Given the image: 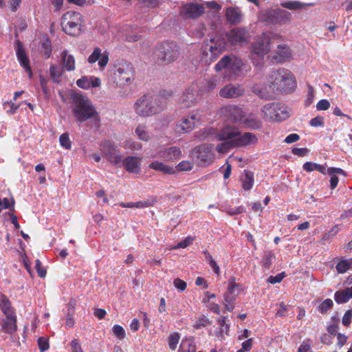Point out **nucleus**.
<instances>
[{"label":"nucleus","instance_id":"nucleus-23","mask_svg":"<svg viewBox=\"0 0 352 352\" xmlns=\"http://www.w3.org/2000/svg\"><path fill=\"white\" fill-rule=\"evenodd\" d=\"M1 331L8 334H12L16 331V316L12 314L6 316V318L1 321Z\"/></svg>","mask_w":352,"mask_h":352},{"label":"nucleus","instance_id":"nucleus-14","mask_svg":"<svg viewBox=\"0 0 352 352\" xmlns=\"http://www.w3.org/2000/svg\"><path fill=\"white\" fill-rule=\"evenodd\" d=\"M212 145L201 144L195 148L194 151V157L200 165H206L210 164L214 159Z\"/></svg>","mask_w":352,"mask_h":352},{"label":"nucleus","instance_id":"nucleus-58","mask_svg":"<svg viewBox=\"0 0 352 352\" xmlns=\"http://www.w3.org/2000/svg\"><path fill=\"white\" fill-rule=\"evenodd\" d=\"M38 345L41 351L43 352L49 349L48 339L41 337L38 339Z\"/></svg>","mask_w":352,"mask_h":352},{"label":"nucleus","instance_id":"nucleus-39","mask_svg":"<svg viewBox=\"0 0 352 352\" xmlns=\"http://www.w3.org/2000/svg\"><path fill=\"white\" fill-rule=\"evenodd\" d=\"M226 317L223 316L217 320L219 324L218 337L223 338L224 335H228L229 331V324L226 323Z\"/></svg>","mask_w":352,"mask_h":352},{"label":"nucleus","instance_id":"nucleus-45","mask_svg":"<svg viewBox=\"0 0 352 352\" xmlns=\"http://www.w3.org/2000/svg\"><path fill=\"white\" fill-rule=\"evenodd\" d=\"M333 305V302L330 298L325 299L317 307L319 312L321 314H327L328 310L330 309Z\"/></svg>","mask_w":352,"mask_h":352},{"label":"nucleus","instance_id":"nucleus-61","mask_svg":"<svg viewBox=\"0 0 352 352\" xmlns=\"http://www.w3.org/2000/svg\"><path fill=\"white\" fill-rule=\"evenodd\" d=\"M326 174L330 175H346V173L340 168L330 167L326 169Z\"/></svg>","mask_w":352,"mask_h":352},{"label":"nucleus","instance_id":"nucleus-60","mask_svg":"<svg viewBox=\"0 0 352 352\" xmlns=\"http://www.w3.org/2000/svg\"><path fill=\"white\" fill-rule=\"evenodd\" d=\"M330 102L326 99H322L318 101L316 104V109L318 111H325L330 107Z\"/></svg>","mask_w":352,"mask_h":352},{"label":"nucleus","instance_id":"nucleus-22","mask_svg":"<svg viewBox=\"0 0 352 352\" xmlns=\"http://www.w3.org/2000/svg\"><path fill=\"white\" fill-rule=\"evenodd\" d=\"M121 166L131 173H139L141 170V158L135 156H129L122 160Z\"/></svg>","mask_w":352,"mask_h":352},{"label":"nucleus","instance_id":"nucleus-64","mask_svg":"<svg viewBox=\"0 0 352 352\" xmlns=\"http://www.w3.org/2000/svg\"><path fill=\"white\" fill-rule=\"evenodd\" d=\"M351 318H352V310L346 311L342 318L343 325L348 327L351 322Z\"/></svg>","mask_w":352,"mask_h":352},{"label":"nucleus","instance_id":"nucleus-7","mask_svg":"<svg viewBox=\"0 0 352 352\" xmlns=\"http://www.w3.org/2000/svg\"><path fill=\"white\" fill-rule=\"evenodd\" d=\"M179 47L174 41L162 43L155 50L156 62L160 65H167L175 61L179 56Z\"/></svg>","mask_w":352,"mask_h":352},{"label":"nucleus","instance_id":"nucleus-50","mask_svg":"<svg viewBox=\"0 0 352 352\" xmlns=\"http://www.w3.org/2000/svg\"><path fill=\"white\" fill-rule=\"evenodd\" d=\"M113 333L120 340H122L125 337V331L123 327L119 324H115L112 328Z\"/></svg>","mask_w":352,"mask_h":352},{"label":"nucleus","instance_id":"nucleus-57","mask_svg":"<svg viewBox=\"0 0 352 352\" xmlns=\"http://www.w3.org/2000/svg\"><path fill=\"white\" fill-rule=\"evenodd\" d=\"M285 272L279 273L276 276H270L267 278V282L270 283L271 284L280 283L283 280V279L285 278Z\"/></svg>","mask_w":352,"mask_h":352},{"label":"nucleus","instance_id":"nucleus-52","mask_svg":"<svg viewBox=\"0 0 352 352\" xmlns=\"http://www.w3.org/2000/svg\"><path fill=\"white\" fill-rule=\"evenodd\" d=\"M315 97V91L314 87L308 85L307 86V94L305 101V104L307 107L309 106L314 101Z\"/></svg>","mask_w":352,"mask_h":352},{"label":"nucleus","instance_id":"nucleus-3","mask_svg":"<svg viewBox=\"0 0 352 352\" xmlns=\"http://www.w3.org/2000/svg\"><path fill=\"white\" fill-rule=\"evenodd\" d=\"M171 91H164L159 94H145L134 104L135 112L140 116L148 117L157 114L165 108Z\"/></svg>","mask_w":352,"mask_h":352},{"label":"nucleus","instance_id":"nucleus-51","mask_svg":"<svg viewBox=\"0 0 352 352\" xmlns=\"http://www.w3.org/2000/svg\"><path fill=\"white\" fill-rule=\"evenodd\" d=\"M14 199L12 198H1L0 197V208L1 209H9L14 207Z\"/></svg>","mask_w":352,"mask_h":352},{"label":"nucleus","instance_id":"nucleus-40","mask_svg":"<svg viewBox=\"0 0 352 352\" xmlns=\"http://www.w3.org/2000/svg\"><path fill=\"white\" fill-rule=\"evenodd\" d=\"M254 184V175L251 172H245L242 179V187L245 190H250Z\"/></svg>","mask_w":352,"mask_h":352},{"label":"nucleus","instance_id":"nucleus-1","mask_svg":"<svg viewBox=\"0 0 352 352\" xmlns=\"http://www.w3.org/2000/svg\"><path fill=\"white\" fill-rule=\"evenodd\" d=\"M226 38L231 45L241 46L248 43L249 32L245 28H235L227 32L225 37L218 36L206 41L201 47V60L208 64L215 60L228 46Z\"/></svg>","mask_w":352,"mask_h":352},{"label":"nucleus","instance_id":"nucleus-28","mask_svg":"<svg viewBox=\"0 0 352 352\" xmlns=\"http://www.w3.org/2000/svg\"><path fill=\"white\" fill-rule=\"evenodd\" d=\"M292 57V53L289 47L279 45L274 56V59L278 63H283L289 60Z\"/></svg>","mask_w":352,"mask_h":352},{"label":"nucleus","instance_id":"nucleus-19","mask_svg":"<svg viewBox=\"0 0 352 352\" xmlns=\"http://www.w3.org/2000/svg\"><path fill=\"white\" fill-rule=\"evenodd\" d=\"M199 118L196 115L182 118L176 124V131L180 133H189L193 130L195 122H198Z\"/></svg>","mask_w":352,"mask_h":352},{"label":"nucleus","instance_id":"nucleus-11","mask_svg":"<svg viewBox=\"0 0 352 352\" xmlns=\"http://www.w3.org/2000/svg\"><path fill=\"white\" fill-rule=\"evenodd\" d=\"M100 149L109 162L115 166H121L122 155L111 141H102L100 144Z\"/></svg>","mask_w":352,"mask_h":352},{"label":"nucleus","instance_id":"nucleus-30","mask_svg":"<svg viewBox=\"0 0 352 352\" xmlns=\"http://www.w3.org/2000/svg\"><path fill=\"white\" fill-rule=\"evenodd\" d=\"M0 309L5 316L16 314L10 300L3 294H0Z\"/></svg>","mask_w":352,"mask_h":352},{"label":"nucleus","instance_id":"nucleus-62","mask_svg":"<svg viewBox=\"0 0 352 352\" xmlns=\"http://www.w3.org/2000/svg\"><path fill=\"white\" fill-rule=\"evenodd\" d=\"M173 285L180 292L184 291L187 286L186 282L179 278H175Z\"/></svg>","mask_w":352,"mask_h":352},{"label":"nucleus","instance_id":"nucleus-17","mask_svg":"<svg viewBox=\"0 0 352 352\" xmlns=\"http://www.w3.org/2000/svg\"><path fill=\"white\" fill-rule=\"evenodd\" d=\"M180 12L186 19H195L204 13V7L198 3H189L183 5Z\"/></svg>","mask_w":352,"mask_h":352},{"label":"nucleus","instance_id":"nucleus-27","mask_svg":"<svg viewBox=\"0 0 352 352\" xmlns=\"http://www.w3.org/2000/svg\"><path fill=\"white\" fill-rule=\"evenodd\" d=\"M352 298V286L346 287L343 290H339L334 294L335 301L338 304H342L348 302Z\"/></svg>","mask_w":352,"mask_h":352},{"label":"nucleus","instance_id":"nucleus-42","mask_svg":"<svg viewBox=\"0 0 352 352\" xmlns=\"http://www.w3.org/2000/svg\"><path fill=\"white\" fill-rule=\"evenodd\" d=\"M136 135L140 140L143 141H148L151 138V135L147 131L146 126L143 125H139L135 130Z\"/></svg>","mask_w":352,"mask_h":352},{"label":"nucleus","instance_id":"nucleus-18","mask_svg":"<svg viewBox=\"0 0 352 352\" xmlns=\"http://www.w3.org/2000/svg\"><path fill=\"white\" fill-rule=\"evenodd\" d=\"M244 89L239 84L229 83L219 90V96L223 98H235L242 96Z\"/></svg>","mask_w":352,"mask_h":352},{"label":"nucleus","instance_id":"nucleus-13","mask_svg":"<svg viewBox=\"0 0 352 352\" xmlns=\"http://www.w3.org/2000/svg\"><path fill=\"white\" fill-rule=\"evenodd\" d=\"M270 50V43L267 41L265 42L256 41L252 45L251 56L255 66L258 67Z\"/></svg>","mask_w":352,"mask_h":352},{"label":"nucleus","instance_id":"nucleus-47","mask_svg":"<svg viewBox=\"0 0 352 352\" xmlns=\"http://www.w3.org/2000/svg\"><path fill=\"white\" fill-rule=\"evenodd\" d=\"M123 147L132 151H139L142 148V144L133 140H126L123 142Z\"/></svg>","mask_w":352,"mask_h":352},{"label":"nucleus","instance_id":"nucleus-59","mask_svg":"<svg viewBox=\"0 0 352 352\" xmlns=\"http://www.w3.org/2000/svg\"><path fill=\"white\" fill-rule=\"evenodd\" d=\"M324 118L320 116H318L314 118H312L309 124L311 126L314 127H318V126H322L324 125Z\"/></svg>","mask_w":352,"mask_h":352},{"label":"nucleus","instance_id":"nucleus-25","mask_svg":"<svg viewBox=\"0 0 352 352\" xmlns=\"http://www.w3.org/2000/svg\"><path fill=\"white\" fill-rule=\"evenodd\" d=\"M241 125L246 129H258L261 127V122L256 114L245 113Z\"/></svg>","mask_w":352,"mask_h":352},{"label":"nucleus","instance_id":"nucleus-16","mask_svg":"<svg viewBox=\"0 0 352 352\" xmlns=\"http://www.w3.org/2000/svg\"><path fill=\"white\" fill-rule=\"evenodd\" d=\"M109 53L107 51L102 52L100 47H95L93 52L88 57L87 61L90 64L98 61L100 70H103L109 62Z\"/></svg>","mask_w":352,"mask_h":352},{"label":"nucleus","instance_id":"nucleus-20","mask_svg":"<svg viewBox=\"0 0 352 352\" xmlns=\"http://www.w3.org/2000/svg\"><path fill=\"white\" fill-rule=\"evenodd\" d=\"M223 112L232 122L241 124L245 115V112L242 108L230 104L224 107Z\"/></svg>","mask_w":352,"mask_h":352},{"label":"nucleus","instance_id":"nucleus-4","mask_svg":"<svg viewBox=\"0 0 352 352\" xmlns=\"http://www.w3.org/2000/svg\"><path fill=\"white\" fill-rule=\"evenodd\" d=\"M72 112L77 122L82 123L89 120L94 127L100 126V115L88 97L76 94L72 97Z\"/></svg>","mask_w":352,"mask_h":352},{"label":"nucleus","instance_id":"nucleus-24","mask_svg":"<svg viewBox=\"0 0 352 352\" xmlns=\"http://www.w3.org/2000/svg\"><path fill=\"white\" fill-rule=\"evenodd\" d=\"M159 157L166 161H174L182 156L180 149L176 146L169 147L159 152Z\"/></svg>","mask_w":352,"mask_h":352},{"label":"nucleus","instance_id":"nucleus-55","mask_svg":"<svg viewBox=\"0 0 352 352\" xmlns=\"http://www.w3.org/2000/svg\"><path fill=\"white\" fill-rule=\"evenodd\" d=\"M226 211L229 215L234 216L244 212L245 210V208L242 206L235 208L230 206L226 209Z\"/></svg>","mask_w":352,"mask_h":352},{"label":"nucleus","instance_id":"nucleus-9","mask_svg":"<svg viewBox=\"0 0 352 352\" xmlns=\"http://www.w3.org/2000/svg\"><path fill=\"white\" fill-rule=\"evenodd\" d=\"M263 117L265 119L283 121L289 117L287 107L279 102L267 103L261 109Z\"/></svg>","mask_w":352,"mask_h":352},{"label":"nucleus","instance_id":"nucleus-48","mask_svg":"<svg viewBox=\"0 0 352 352\" xmlns=\"http://www.w3.org/2000/svg\"><path fill=\"white\" fill-rule=\"evenodd\" d=\"M351 267V263L347 259L341 260L336 265V270L338 273L343 274L345 273Z\"/></svg>","mask_w":352,"mask_h":352},{"label":"nucleus","instance_id":"nucleus-54","mask_svg":"<svg viewBox=\"0 0 352 352\" xmlns=\"http://www.w3.org/2000/svg\"><path fill=\"white\" fill-rule=\"evenodd\" d=\"M194 241V237L188 236L185 238L183 241L178 243L176 245L172 248V249L176 250L179 248H186L190 245Z\"/></svg>","mask_w":352,"mask_h":352},{"label":"nucleus","instance_id":"nucleus-53","mask_svg":"<svg viewBox=\"0 0 352 352\" xmlns=\"http://www.w3.org/2000/svg\"><path fill=\"white\" fill-rule=\"evenodd\" d=\"M59 142L60 145L66 149H70L72 147V143L67 133H63L59 138Z\"/></svg>","mask_w":352,"mask_h":352},{"label":"nucleus","instance_id":"nucleus-2","mask_svg":"<svg viewBox=\"0 0 352 352\" xmlns=\"http://www.w3.org/2000/svg\"><path fill=\"white\" fill-rule=\"evenodd\" d=\"M199 138L201 140H222L232 139L234 147H243L256 142V136L250 132L241 133L238 129L233 126H224L217 131L210 128L199 131Z\"/></svg>","mask_w":352,"mask_h":352},{"label":"nucleus","instance_id":"nucleus-49","mask_svg":"<svg viewBox=\"0 0 352 352\" xmlns=\"http://www.w3.org/2000/svg\"><path fill=\"white\" fill-rule=\"evenodd\" d=\"M76 85L78 87L83 89H88L91 87L90 76H84L77 80Z\"/></svg>","mask_w":352,"mask_h":352},{"label":"nucleus","instance_id":"nucleus-34","mask_svg":"<svg viewBox=\"0 0 352 352\" xmlns=\"http://www.w3.org/2000/svg\"><path fill=\"white\" fill-rule=\"evenodd\" d=\"M314 5V4L312 3L305 4L299 1H289L283 2L280 3V6L283 8H287L289 10H298V9L302 8L305 6H311Z\"/></svg>","mask_w":352,"mask_h":352},{"label":"nucleus","instance_id":"nucleus-33","mask_svg":"<svg viewBox=\"0 0 352 352\" xmlns=\"http://www.w3.org/2000/svg\"><path fill=\"white\" fill-rule=\"evenodd\" d=\"M196 346L191 339L183 340L178 350V352H195Z\"/></svg>","mask_w":352,"mask_h":352},{"label":"nucleus","instance_id":"nucleus-12","mask_svg":"<svg viewBox=\"0 0 352 352\" xmlns=\"http://www.w3.org/2000/svg\"><path fill=\"white\" fill-rule=\"evenodd\" d=\"M198 86L196 84H192L181 95L178 106L181 109H186L195 105L197 100Z\"/></svg>","mask_w":352,"mask_h":352},{"label":"nucleus","instance_id":"nucleus-41","mask_svg":"<svg viewBox=\"0 0 352 352\" xmlns=\"http://www.w3.org/2000/svg\"><path fill=\"white\" fill-rule=\"evenodd\" d=\"M63 73V69L57 65H52L50 67V76L52 79L56 82H58L59 81V79L62 76Z\"/></svg>","mask_w":352,"mask_h":352},{"label":"nucleus","instance_id":"nucleus-36","mask_svg":"<svg viewBox=\"0 0 352 352\" xmlns=\"http://www.w3.org/2000/svg\"><path fill=\"white\" fill-rule=\"evenodd\" d=\"M180 338V334L177 332H172L168 335L167 342L170 350L175 351L177 349Z\"/></svg>","mask_w":352,"mask_h":352},{"label":"nucleus","instance_id":"nucleus-44","mask_svg":"<svg viewBox=\"0 0 352 352\" xmlns=\"http://www.w3.org/2000/svg\"><path fill=\"white\" fill-rule=\"evenodd\" d=\"M274 258V254L272 251L265 252L262 258V263L263 267L266 269H269Z\"/></svg>","mask_w":352,"mask_h":352},{"label":"nucleus","instance_id":"nucleus-56","mask_svg":"<svg viewBox=\"0 0 352 352\" xmlns=\"http://www.w3.org/2000/svg\"><path fill=\"white\" fill-rule=\"evenodd\" d=\"M42 51L46 58H49L50 56L52 53V45L49 39H46L42 43Z\"/></svg>","mask_w":352,"mask_h":352},{"label":"nucleus","instance_id":"nucleus-32","mask_svg":"<svg viewBox=\"0 0 352 352\" xmlns=\"http://www.w3.org/2000/svg\"><path fill=\"white\" fill-rule=\"evenodd\" d=\"M303 169L307 172H311L314 170H318L323 175H326V168L323 165L314 163L311 162H307L303 164Z\"/></svg>","mask_w":352,"mask_h":352},{"label":"nucleus","instance_id":"nucleus-63","mask_svg":"<svg viewBox=\"0 0 352 352\" xmlns=\"http://www.w3.org/2000/svg\"><path fill=\"white\" fill-rule=\"evenodd\" d=\"M35 268L41 278H44L46 276V270L41 267V263L38 259L36 260Z\"/></svg>","mask_w":352,"mask_h":352},{"label":"nucleus","instance_id":"nucleus-37","mask_svg":"<svg viewBox=\"0 0 352 352\" xmlns=\"http://www.w3.org/2000/svg\"><path fill=\"white\" fill-rule=\"evenodd\" d=\"M82 16L79 12L68 11L63 16L62 21H71L81 24Z\"/></svg>","mask_w":352,"mask_h":352},{"label":"nucleus","instance_id":"nucleus-31","mask_svg":"<svg viewBox=\"0 0 352 352\" xmlns=\"http://www.w3.org/2000/svg\"><path fill=\"white\" fill-rule=\"evenodd\" d=\"M226 16L230 23H237L241 20V14L239 8L230 7L226 9Z\"/></svg>","mask_w":352,"mask_h":352},{"label":"nucleus","instance_id":"nucleus-8","mask_svg":"<svg viewBox=\"0 0 352 352\" xmlns=\"http://www.w3.org/2000/svg\"><path fill=\"white\" fill-rule=\"evenodd\" d=\"M243 290L244 287L243 285L236 283L235 277H230L228 280L227 289L223 294V299L222 300L225 310L229 312L234 310L236 298L239 294Z\"/></svg>","mask_w":352,"mask_h":352},{"label":"nucleus","instance_id":"nucleus-38","mask_svg":"<svg viewBox=\"0 0 352 352\" xmlns=\"http://www.w3.org/2000/svg\"><path fill=\"white\" fill-rule=\"evenodd\" d=\"M149 167L152 169L159 170V171H161V172H163L165 173L171 174L174 172L173 168H170V167L165 165L162 162H160L158 161H155L153 162H151L149 164Z\"/></svg>","mask_w":352,"mask_h":352},{"label":"nucleus","instance_id":"nucleus-35","mask_svg":"<svg viewBox=\"0 0 352 352\" xmlns=\"http://www.w3.org/2000/svg\"><path fill=\"white\" fill-rule=\"evenodd\" d=\"M210 141L209 140H208ZM225 141L217 145L216 150L218 153H224L228 152L230 148H234L232 139H223Z\"/></svg>","mask_w":352,"mask_h":352},{"label":"nucleus","instance_id":"nucleus-29","mask_svg":"<svg viewBox=\"0 0 352 352\" xmlns=\"http://www.w3.org/2000/svg\"><path fill=\"white\" fill-rule=\"evenodd\" d=\"M61 60L63 67L67 72H72L75 69V58L74 56L68 54L67 50H64L62 52Z\"/></svg>","mask_w":352,"mask_h":352},{"label":"nucleus","instance_id":"nucleus-10","mask_svg":"<svg viewBox=\"0 0 352 352\" xmlns=\"http://www.w3.org/2000/svg\"><path fill=\"white\" fill-rule=\"evenodd\" d=\"M134 70L129 62H122L115 67L113 74L114 82L120 86L125 85L133 76Z\"/></svg>","mask_w":352,"mask_h":352},{"label":"nucleus","instance_id":"nucleus-26","mask_svg":"<svg viewBox=\"0 0 352 352\" xmlns=\"http://www.w3.org/2000/svg\"><path fill=\"white\" fill-rule=\"evenodd\" d=\"M61 26L63 30L67 34L71 36H78L80 33L81 30V24L71 22V21H62Z\"/></svg>","mask_w":352,"mask_h":352},{"label":"nucleus","instance_id":"nucleus-21","mask_svg":"<svg viewBox=\"0 0 352 352\" xmlns=\"http://www.w3.org/2000/svg\"><path fill=\"white\" fill-rule=\"evenodd\" d=\"M16 55L21 66L25 69V72L28 75L29 78H31L32 77V72L30 66V60L28 56L26 55L25 51L23 47L22 43L19 41H17Z\"/></svg>","mask_w":352,"mask_h":352},{"label":"nucleus","instance_id":"nucleus-46","mask_svg":"<svg viewBox=\"0 0 352 352\" xmlns=\"http://www.w3.org/2000/svg\"><path fill=\"white\" fill-rule=\"evenodd\" d=\"M219 78L217 76H213L207 82L203 89H200V91H209L213 89H214L218 85Z\"/></svg>","mask_w":352,"mask_h":352},{"label":"nucleus","instance_id":"nucleus-43","mask_svg":"<svg viewBox=\"0 0 352 352\" xmlns=\"http://www.w3.org/2000/svg\"><path fill=\"white\" fill-rule=\"evenodd\" d=\"M157 202L155 197H148L147 199L135 202V208H145L153 206Z\"/></svg>","mask_w":352,"mask_h":352},{"label":"nucleus","instance_id":"nucleus-6","mask_svg":"<svg viewBox=\"0 0 352 352\" xmlns=\"http://www.w3.org/2000/svg\"><path fill=\"white\" fill-rule=\"evenodd\" d=\"M244 63L241 58L234 55H225L215 65L217 72L226 70L225 78L231 79L232 76H239L242 74Z\"/></svg>","mask_w":352,"mask_h":352},{"label":"nucleus","instance_id":"nucleus-5","mask_svg":"<svg viewBox=\"0 0 352 352\" xmlns=\"http://www.w3.org/2000/svg\"><path fill=\"white\" fill-rule=\"evenodd\" d=\"M268 82L273 90L290 93L296 87V80L292 72L285 69L274 71L268 77Z\"/></svg>","mask_w":352,"mask_h":352},{"label":"nucleus","instance_id":"nucleus-15","mask_svg":"<svg viewBox=\"0 0 352 352\" xmlns=\"http://www.w3.org/2000/svg\"><path fill=\"white\" fill-rule=\"evenodd\" d=\"M263 19L272 24L285 23L289 21L291 14L282 9L268 10L263 16Z\"/></svg>","mask_w":352,"mask_h":352}]
</instances>
